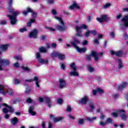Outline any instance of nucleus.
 Masks as SVG:
<instances>
[{
  "instance_id": "4d7b16f0",
  "label": "nucleus",
  "mask_w": 128,
  "mask_h": 128,
  "mask_svg": "<svg viewBox=\"0 0 128 128\" xmlns=\"http://www.w3.org/2000/svg\"><path fill=\"white\" fill-rule=\"evenodd\" d=\"M92 94H93V96H96V94H98V89H96V90H92Z\"/></svg>"
},
{
  "instance_id": "423d86ee",
  "label": "nucleus",
  "mask_w": 128,
  "mask_h": 128,
  "mask_svg": "<svg viewBox=\"0 0 128 128\" xmlns=\"http://www.w3.org/2000/svg\"><path fill=\"white\" fill-rule=\"evenodd\" d=\"M92 56L94 58L95 62H98V54L95 50H92L90 52V54L86 55V60H91Z\"/></svg>"
},
{
  "instance_id": "a18cd8bd",
  "label": "nucleus",
  "mask_w": 128,
  "mask_h": 128,
  "mask_svg": "<svg viewBox=\"0 0 128 128\" xmlns=\"http://www.w3.org/2000/svg\"><path fill=\"white\" fill-rule=\"evenodd\" d=\"M30 92V89L28 88H27L25 91V94H28Z\"/></svg>"
},
{
  "instance_id": "393cba45",
  "label": "nucleus",
  "mask_w": 128,
  "mask_h": 128,
  "mask_svg": "<svg viewBox=\"0 0 128 128\" xmlns=\"http://www.w3.org/2000/svg\"><path fill=\"white\" fill-rule=\"evenodd\" d=\"M56 28V30H58L60 32H64V30H66V26H62L60 25L57 26Z\"/></svg>"
},
{
  "instance_id": "f3484780",
  "label": "nucleus",
  "mask_w": 128,
  "mask_h": 128,
  "mask_svg": "<svg viewBox=\"0 0 128 128\" xmlns=\"http://www.w3.org/2000/svg\"><path fill=\"white\" fill-rule=\"evenodd\" d=\"M46 103L48 104V108H52V100L50 97H46L44 98Z\"/></svg>"
},
{
  "instance_id": "f03ea898",
  "label": "nucleus",
  "mask_w": 128,
  "mask_h": 128,
  "mask_svg": "<svg viewBox=\"0 0 128 128\" xmlns=\"http://www.w3.org/2000/svg\"><path fill=\"white\" fill-rule=\"evenodd\" d=\"M2 106H6V108H2V112L5 114L4 118H6V120H8V118H10V116L8 113L10 112V114H14V108H12V106H10L6 103H4Z\"/></svg>"
},
{
  "instance_id": "5fc2aeb1",
  "label": "nucleus",
  "mask_w": 128,
  "mask_h": 128,
  "mask_svg": "<svg viewBox=\"0 0 128 128\" xmlns=\"http://www.w3.org/2000/svg\"><path fill=\"white\" fill-rule=\"evenodd\" d=\"M46 28L48 30H50V32H56V29L53 28Z\"/></svg>"
},
{
  "instance_id": "c756f323",
  "label": "nucleus",
  "mask_w": 128,
  "mask_h": 128,
  "mask_svg": "<svg viewBox=\"0 0 128 128\" xmlns=\"http://www.w3.org/2000/svg\"><path fill=\"white\" fill-rule=\"evenodd\" d=\"M64 120V117H58L54 118V122H60Z\"/></svg>"
},
{
  "instance_id": "1a4fd4ad",
  "label": "nucleus",
  "mask_w": 128,
  "mask_h": 128,
  "mask_svg": "<svg viewBox=\"0 0 128 128\" xmlns=\"http://www.w3.org/2000/svg\"><path fill=\"white\" fill-rule=\"evenodd\" d=\"M110 54L111 56H116L118 58H122V56H124V51L122 50H119L116 52L114 50H112L110 52Z\"/></svg>"
},
{
  "instance_id": "0e129e2a",
  "label": "nucleus",
  "mask_w": 128,
  "mask_h": 128,
  "mask_svg": "<svg viewBox=\"0 0 128 128\" xmlns=\"http://www.w3.org/2000/svg\"><path fill=\"white\" fill-rule=\"evenodd\" d=\"M72 110V108L70 106H67L66 112H70Z\"/></svg>"
},
{
  "instance_id": "5701e85b",
  "label": "nucleus",
  "mask_w": 128,
  "mask_h": 128,
  "mask_svg": "<svg viewBox=\"0 0 128 128\" xmlns=\"http://www.w3.org/2000/svg\"><path fill=\"white\" fill-rule=\"evenodd\" d=\"M11 122L13 126H16L18 122V119L16 117H14L11 120Z\"/></svg>"
},
{
  "instance_id": "e433bc0d",
  "label": "nucleus",
  "mask_w": 128,
  "mask_h": 128,
  "mask_svg": "<svg viewBox=\"0 0 128 128\" xmlns=\"http://www.w3.org/2000/svg\"><path fill=\"white\" fill-rule=\"evenodd\" d=\"M86 120H88V122H92V120H96V117H93L92 118H90V117H87Z\"/></svg>"
},
{
  "instance_id": "473e14b6",
  "label": "nucleus",
  "mask_w": 128,
  "mask_h": 128,
  "mask_svg": "<svg viewBox=\"0 0 128 128\" xmlns=\"http://www.w3.org/2000/svg\"><path fill=\"white\" fill-rule=\"evenodd\" d=\"M80 30H88V26L84 24H82L80 26Z\"/></svg>"
},
{
  "instance_id": "de8ad7c7",
  "label": "nucleus",
  "mask_w": 128,
  "mask_h": 128,
  "mask_svg": "<svg viewBox=\"0 0 128 128\" xmlns=\"http://www.w3.org/2000/svg\"><path fill=\"white\" fill-rule=\"evenodd\" d=\"M26 28H24L20 29V32H26Z\"/></svg>"
},
{
  "instance_id": "39448f33",
  "label": "nucleus",
  "mask_w": 128,
  "mask_h": 128,
  "mask_svg": "<svg viewBox=\"0 0 128 128\" xmlns=\"http://www.w3.org/2000/svg\"><path fill=\"white\" fill-rule=\"evenodd\" d=\"M30 13L32 14V16L33 18H36L38 16V13L35 12L34 10H32V8L30 7H27L26 8V10H24L22 12V14H24V16H28V14Z\"/></svg>"
},
{
  "instance_id": "680f3d73",
  "label": "nucleus",
  "mask_w": 128,
  "mask_h": 128,
  "mask_svg": "<svg viewBox=\"0 0 128 128\" xmlns=\"http://www.w3.org/2000/svg\"><path fill=\"white\" fill-rule=\"evenodd\" d=\"M52 14L54 16H56V10H52Z\"/></svg>"
},
{
  "instance_id": "a19ab883",
  "label": "nucleus",
  "mask_w": 128,
  "mask_h": 128,
  "mask_svg": "<svg viewBox=\"0 0 128 128\" xmlns=\"http://www.w3.org/2000/svg\"><path fill=\"white\" fill-rule=\"evenodd\" d=\"M90 34H92L93 36H96L98 34V32L96 30H92L90 31Z\"/></svg>"
},
{
  "instance_id": "dca6fc26",
  "label": "nucleus",
  "mask_w": 128,
  "mask_h": 128,
  "mask_svg": "<svg viewBox=\"0 0 128 128\" xmlns=\"http://www.w3.org/2000/svg\"><path fill=\"white\" fill-rule=\"evenodd\" d=\"M121 20L124 22V26L126 28H128V14L124 16Z\"/></svg>"
},
{
  "instance_id": "864d4df0",
  "label": "nucleus",
  "mask_w": 128,
  "mask_h": 128,
  "mask_svg": "<svg viewBox=\"0 0 128 128\" xmlns=\"http://www.w3.org/2000/svg\"><path fill=\"white\" fill-rule=\"evenodd\" d=\"M26 102L28 104H31V102H32V100L30 98H28L26 100Z\"/></svg>"
},
{
  "instance_id": "69168bd1",
  "label": "nucleus",
  "mask_w": 128,
  "mask_h": 128,
  "mask_svg": "<svg viewBox=\"0 0 128 128\" xmlns=\"http://www.w3.org/2000/svg\"><path fill=\"white\" fill-rule=\"evenodd\" d=\"M63 12H64V14H66L67 16L70 15L69 12H68L67 10H63Z\"/></svg>"
},
{
  "instance_id": "774afa93",
  "label": "nucleus",
  "mask_w": 128,
  "mask_h": 128,
  "mask_svg": "<svg viewBox=\"0 0 128 128\" xmlns=\"http://www.w3.org/2000/svg\"><path fill=\"white\" fill-rule=\"evenodd\" d=\"M125 94L124 98L128 102V92H126Z\"/></svg>"
},
{
  "instance_id": "a211bd4d",
  "label": "nucleus",
  "mask_w": 128,
  "mask_h": 128,
  "mask_svg": "<svg viewBox=\"0 0 128 128\" xmlns=\"http://www.w3.org/2000/svg\"><path fill=\"white\" fill-rule=\"evenodd\" d=\"M76 32H77V33L76 34V36H78V37L82 36L80 34H82V30L80 29V26H76Z\"/></svg>"
},
{
  "instance_id": "6e6552de",
  "label": "nucleus",
  "mask_w": 128,
  "mask_h": 128,
  "mask_svg": "<svg viewBox=\"0 0 128 128\" xmlns=\"http://www.w3.org/2000/svg\"><path fill=\"white\" fill-rule=\"evenodd\" d=\"M70 67L72 70L73 72H70V75L72 76H78L80 74L76 72L77 66L76 65V63L72 62L70 64Z\"/></svg>"
},
{
  "instance_id": "72a5a7b5",
  "label": "nucleus",
  "mask_w": 128,
  "mask_h": 128,
  "mask_svg": "<svg viewBox=\"0 0 128 128\" xmlns=\"http://www.w3.org/2000/svg\"><path fill=\"white\" fill-rule=\"evenodd\" d=\"M39 50L40 52H46V49L44 47L42 46L39 48Z\"/></svg>"
},
{
  "instance_id": "f257e3e1",
  "label": "nucleus",
  "mask_w": 128,
  "mask_h": 128,
  "mask_svg": "<svg viewBox=\"0 0 128 128\" xmlns=\"http://www.w3.org/2000/svg\"><path fill=\"white\" fill-rule=\"evenodd\" d=\"M8 12L9 14H12V15L8 14L6 16L8 18H9L10 20V24L12 26H14L18 22V20H16V18L18 16V14H20V12H15L14 9L12 8V0H10L8 2Z\"/></svg>"
},
{
  "instance_id": "c03bdc74",
  "label": "nucleus",
  "mask_w": 128,
  "mask_h": 128,
  "mask_svg": "<svg viewBox=\"0 0 128 128\" xmlns=\"http://www.w3.org/2000/svg\"><path fill=\"white\" fill-rule=\"evenodd\" d=\"M90 31L88 30L85 33V36L86 38H88L90 36Z\"/></svg>"
},
{
  "instance_id": "6e6d98bb",
  "label": "nucleus",
  "mask_w": 128,
  "mask_h": 128,
  "mask_svg": "<svg viewBox=\"0 0 128 128\" xmlns=\"http://www.w3.org/2000/svg\"><path fill=\"white\" fill-rule=\"evenodd\" d=\"M36 58H38V60L39 58H40V52H37V53L36 54Z\"/></svg>"
},
{
  "instance_id": "bb28decb",
  "label": "nucleus",
  "mask_w": 128,
  "mask_h": 128,
  "mask_svg": "<svg viewBox=\"0 0 128 128\" xmlns=\"http://www.w3.org/2000/svg\"><path fill=\"white\" fill-rule=\"evenodd\" d=\"M34 82H36V86H37V88H40V84H40V82H38V77L34 76Z\"/></svg>"
},
{
  "instance_id": "bf43d9fd",
  "label": "nucleus",
  "mask_w": 128,
  "mask_h": 128,
  "mask_svg": "<svg viewBox=\"0 0 128 128\" xmlns=\"http://www.w3.org/2000/svg\"><path fill=\"white\" fill-rule=\"evenodd\" d=\"M106 124V122H100V125L102 126H104Z\"/></svg>"
},
{
  "instance_id": "c85d7f7f",
  "label": "nucleus",
  "mask_w": 128,
  "mask_h": 128,
  "mask_svg": "<svg viewBox=\"0 0 128 128\" xmlns=\"http://www.w3.org/2000/svg\"><path fill=\"white\" fill-rule=\"evenodd\" d=\"M55 18L56 20H58L59 22H60L61 24H62V26L64 25V22L62 19L60 17L55 16Z\"/></svg>"
},
{
  "instance_id": "f8f14e48",
  "label": "nucleus",
  "mask_w": 128,
  "mask_h": 128,
  "mask_svg": "<svg viewBox=\"0 0 128 128\" xmlns=\"http://www.w3.org/2000/svg\"><path fill=\"white\" fill-rule=\"evenodd\" d=\"M59 88H64L66 86V82L62 78H59Z\"/></svg>"
},
{
  "instance_id": "f704fd0d",
  "label": "nucleus",
  "mask_w": 128,
  "mask_h": 128,
  "mask_svg": "<svg viewBox=\"0 0 128 128\" xmlns=\"http://www.w3.org/2000/svg\"><path fill=\"white\" fill-rule=\"evenodd\" d=\"M14 58H15L16 60H22V58L20 56H16L14 57Z\"/></svg>"
},
{
  "instance_id": "ddd939ff",
  "label": "nucleus",
  "mask_w": 128,
  "mask_h": 128,
  "mask_svg": "<svg viewBox=\"0 0 128 128\" xmlns=\"http://www.w3.org/2000/svg\"><path fill=\"white\" fill-rule=\"evenodd\" d=\"M10 62L8 60H2L0 58V64L2 66H10Z\"/></svg>"
},
{
  "instance_id": "13d9d810",
  "label": "nucleus",
  "mask_w": 128,
  "mask_h": 128,
  "mask_svg": "<svg viewBox=\"0 0 128 128\" xmlns=\"http://www.w3.org/2000/svg\"><path fill=\"white\" fill-rule=\"evenodd\" d=\"M122 14H118L116 16V20H120V18H122Z\"/></svg>"
},
{
  "instance_id": "6ab92c4d",
  "label": "nucleus",
  "mask_w": 128,
  "mask_h": 128,
  "mask_svg": "<svg viewBox=\"0 0 128 128\" xmlns=\"http://www.w3.org/2000/svg\"><path fill=\"white\" fill-rule=\"evenodd\" d=\"M88 105L90 108L89 110L90 112H94V110H96V106H94V102L90 101L89 102Z\"/></svg>"
},
{
  "instance_id": "412c9836",
  "label": "nucleus",
  "mask_w": 128,
  "mask_h": 128,
  "mask_svg": "<svg viewBox=\"0 0 128 128\" xmlns=\"http://www.w3.org/2000/svg\"><path fill=\"white\" fill-rule=\"evenodd\" d=\"M34 106H30L29 108V114H30L32 116H36V112H34Z\"/></svg>"
},
{
  "instance_id": "2eb2a0df",
  "label": "nucleus",
  "mask_w": 128,
  "mask_h": 128,
  "mask_svg": "<svg viewBox=\"0 0 128 128\" xmlns=\"http://www.w3.org/2000/svg\"><path fill=\"white\" fill-rule=\"evenodd\" d=\"M128 86V82H122V84H119L118 86V89L120 90V92H122V90H124Z\"/></svg>"
},
{
  "instance_id": "9d476101",
  "label": "nucleus",
  "mask_w": 128,
  "mask_h": 128,
  "mask_svg": "<svg viewBox=\"0 0 128 128\" xmlns=\"http://www.w3.org/2000/svg\"><path fill=\"white\" fill-rule=\"evenodd\" d=\"M110 20V17H108L106 15H102L100 16V18H96V20L100 24H102V22H106V20Z\"/></svg>"
},
{
  "instance_id": "4c0bfd02",
  "label": "nucleus",
  "mask_w": 128,
  "mask_h": 128,
  "mask_svg": "<svg viewBox=\"0 0 128 128\" xmlns=\"http://www.w3.org/2000/svg\"><path fill=\"white\" fill-rule=\"evenodd\" d=\"M57 102L58 104H62L64 100L62 98H59L58 99Z\"/></svg>"
},
{
  "instance_id": "37998d69",
  "label": "nucleus",
  "mask_w": 128,
  "mask_h": 128,
  "mask_svg": "<svg viewBox=\"0 0 128 128\" xmlns=\"http://www.w3.org/2000/svg\"><path fill=\"white\" fill-rule=\"evenodd\" d=\"M60 68L62 70H66V64H64V63H62Z\"/></svg>"
},
{
  "instance_id": "7c9ffc66",
  "label": "nucleus",
  "mask_w": 128,
  "mask_h": 128,
  "mask_svg": "<svg viewBox=\"0 0 128 128\" xmlns=\"http://www.w3.org/2000/svg\"><path fill=\"white\" fill-rule=\"evenodd\" d=\"M84 124V120L82 118H79L78 120V124L82 126V124Z\"/></svg>"
},
{
  "instance_id": "7ed1b4c3",
  "label": "nucleus",
  "mask_w": 128,
  "mask_h": 128,
  "mask_svg": "<svg viewBox=\"0 0 128 128\" xmlns=\"http://www.w3.org/2000/svg\"><path fill=\"white\" fill-rule=\"evenodd\" d=\"M112 116L114 118H118L120 116L122 120H128V116L126 114V110L122 109L118 110L116 112H112Z\"/></svg>"
},
{
  "instance_id": "052dcab7",
  "label": "nucleus",
  "mask_w": 128,
  "mask_h": 128,
  "mask_svg": "<svg viewBox=\"0 0 128 128\" xmlns=\"http://www.w3.org/2000/svg\"><path fill=\"white\" fill-rule=\"evenodd\" d=\"M88 44V40H84L83 41V42H82V45L83 46H86Z\"/></svg>"
},
{
  "instance_id": "8fccbe9b",
  "label": "nucleus",
  "mask_w": 128,
  "mask_h": 128,
  "mask_svg": "<svg viewBox=\"0 0 128 128\" xmlns=\"http://www.w3.org/2000/svg\"><path fill=\"white\" fill-rule=\"evenodd\" d=\"M51 48H56V44L52 43Z\"/></svg>"
},
{
  "instance_id": "b1692460",
  "label": "nucleus",
  "mask_w": 128,
  "mask_h": 128,
  "mask_svg": "<svg viewBox=\"0 0 128 128\" xmlns=\"http://www.w3.org/2000/svg\"><path fill=\"white\" fill-rule=\"evenodd\" d=\"M70 10H74V8L80 9V6L76 4V3H74L72 6L69 7Z\"/></svg>"
},
{
  "instance_id": "49530a36",
  "label": "nucleus",
  "mask_w": 128,
  "mask_h": 128,
  "mask_svg": "<svg viewBox=\"0 0 128 128\" xmlns=\"http://www.w3.org/2000/svg\"><path fill=\"white\" fill-rule=\"evenodd\" d=\"M14 66L16 68H20V64H18V62H16L15 64H14Z\"/></svg>"
},
{
  "instance_id": "ea45409f",
  "label": "nucleus",
  "mask_w": 128,
  "mask_h": 128,
  "mask_svg": "<svg viewBox=\"0 0 128 128\" xmlns=\"http://www.w3.org/2000/svg\"><path fill=\"white\" fill-rule=\"evenodd\" d=\"M112 122H112V119L111 118H108L106 121V124H112Z\"/></svg>"
},
{
  "instance_id": "09e8293b",
  "label": "nucleus",
  "mask_w": 128,
  "mask_h": 128,
  "mask_svg": "<svg viewBox=\"0 0 128 128\" xmlns=\"http://www.w3.org/2000/svg\"><path fill=\"white\" fill-rule=\"evenodd\" d=\"M112 6V4L110 3H107L105 4V5L104 6V8H108Z\"/></svg>"
},
{
  "instance_id": "c9c22d12",
  "label": "nucleus",
  "mask_w": 128,
  "mask_h": 128,
  "mask_svg": "<svg viewBox=\"0 0 128 128\" xmlns=\"http://www.w3.org/2000/svg\"><path fill=\"white\" fill-rule=\"evenodd\" d=\"M96 90L100 94H104V90L100 88H97Z\"/></svg>"
},
{
  "instance_id": "9b49d317",
  "label": "nucleus",
  "mask_w": 128,
  "mask_h": 128,
  "mask_svg": "<svg viewBox=\"0 0 128 128\" xmlns=\"http://www.w3.org/2000/svg\"><path fill=\"white\" fill-rule=\"evenodd\" d=\"M38 29H34L30 33L29 38H38Z\"/></svg>"
},
{
  "instance_id": "20e7f679",
  "label": "nucleus",
  "mask_w": 128,
  "mask_h": 128,
  "mask_svg": "<svg viewBox=\"0 0 128 128\" xmlns=\"http://www.w3.org/2000/svg\"><path fill=\"white\" fill-rule=\"evenodd\" d=\"M70 44L74 48H76L78 52L82 53L86 52V48H80V47L78 46H76V44H80V40L78 39H75L74 40V42H71Z\"/></svg>"
},
{
  "instance_id": "cd10ccee",
  "label": "nucleus",
  "mask_w": 128,
  "mask_h": 128,
  "mask_svg": "<svg viewBox=\"0 0 128 128\" xmlns=\"http://www.w3.org/2000/svg\"><path fill=\"white\" fill-rule=\"evenodd\" d=\"M118 63L119 64L118 66V68L120 69L124 68V65H122V60L118 59Z\"/></svg>"
},
{
  "instance_id": "58836bf2",
  "label": "nucleus",
  "mask_w": 128,
  "mask_h": 128,
  "mask_svg": "<svg viewBox=\"0 0 128 128\" xmlns=\"http://www.w3.org/2000/svg\"><path fill=\"white\" fill-rule=\"evenodd\" d=\"M22 70H25L26 72H28L30 70V68L28 67L24 66L22 67Z\"/></svg>"
},
{
  "instance_id": "2f4dec72",
  "label": "nucleus",
  "mask_w": 128,
  "mask_h": 128,
  "mask_svg": "<svg viewBox=\"0 0 128 128\" xmlns=\"http://www.w3.org/2000/svg\"><path fill=\"white\" fill-rule=\"evenodd\" d=\"M87 68L88 70V72H92L94 70V69L90 65H88Z\"/></svg>"
},
{
  "instance_id": "79ce46f5",
  "label": "nucleus",
  "mask_w": 128,
  "mask_h": 128,
  "mask_svg": "<svg viewBox=\"0 0 128 128\" xmlns=\"http://www.w3.org/2000/svg\"><path fill=\"white\" fill-rule=\"evenodd\" d=\"M20 81L18 80L17 78H15L14 80V84H20Z\"/></svg>"
},
{
  "instance_id": "603ef678",
  "label": "nucleus",
  "mask_w": 128,
  "mask_h": 128,
  "mask_svg": "<svg viewBox=\"0 0 128 128\" xmlns=\"http://www.w3.org/2000/svg\"><path fill=\"white\" fill-rule=\"evenodd\" d=\"M98 40L99 39L97 38L94 40V44H100V42H98Z\"/></svg>"
},
{
  "instance_id": "aec40b11",
  "label": "nucleus",
  "mask_w": 128,
  "mask_h": 128,
  "mask_svg": "<svg viewBox=\"0 0 128 128\" xmlns=\"http://www.w3.org/2000/svg\"><path fill=\"white\" fill-rule=\"evenodd\" d=\"M9 46L10 44H1L0 45V49H1L2 50L6 52V50H8Z\"/></svg>"
},
{
  "instance_id": "4468645a",
  "label": "nucleus",
  "mask_w": 128,
  "mask_h": 128,
  "mask_svg": "<svg viewBox=\"0 0 128 128\" xmlns=\"http://www.w3.org/2000/svg\"><path fill=\"white\" fill-rule=\"evenodd\" d=\"M88 102V96H84L80 100H79V103L82 104H86Z\"/></svg>"
},
{
  "instance_id": "4be33fe9",
  "label": "nucleus",
  "mask_w": 128,
  "mask_h": 128,
  "mask_svg": "<svg viewBox=\"0 0 128 128\" xmlns=\"http://www.w3.org/2000/svg\"><path fill=\"white\" fill-rule=\"evenodd\" d=\"M4 88H6V85H2L0 84V94H6V92L4 91Z\"/></svg>"
},
{
  "instance_id": "a878e982",
  "label": "nucleus",
  "mask_w": 128,
  "mask_h": 128,
  "mask_svg": "<svg viewBox=\"0 0 128 128\" xmlns=\"http://www.w3.org/2000/svg\"><path fill=\"white\" fill-rule=\"evenodd\" d=\"M38 62L40 64H48V59L44 60L42 58H39L38 59Z\"/></svg>"
},
{
  "instance_id": "e2e57ef3",
  "label": "nucleus",
  "mask_w": 128,
  "mask_h": 128,
  "mask_svg": "<svg viewBox=\"0 0 128 128\" xmlns=\"http://www.w3.org/2000/svg\"><path fill=\"white\" fill-rule=\"evenodd\" d=\"M0 24H1L2 26L6 24V21H1L0 22Z\"/></svg>"
},
{
  "instance_id": "338daca9",
  "label": "nucleus",
  "mask_w": 128,
  "mask_h": 128,
  "mask_svg": "<svg viewBox=\"0 0 128 128\" xmlns=\"http://www.w3.org/2000/svg\"><path fill=\"white\" fill-rule=\"evenodd\" d=\"M38 100H39L40 102H44V98H42V97H39Z\"/></svg>"
},
{
  "instance_id": "0eeeda50",
  "label": "nucleus",
  "mask_w": 128,
  "mask_h": 128,
  "mask_svg": "<svg viewBox=\"0 0 128 128\" xmlns=\"http://www.w3.org/2000/svg\"><path fill=\"white\" fill-rule=\"evenodd\" d=\"M51 56L52 58H58L60 60H66V55H64V54H62L56 51L53 52L51 54Z\"/></svg>"
},
{
  "instance_id": "3c124183",
  "label": "nucleus",
  "mask_w": 128,
  "mask_h": 128,
  "mask_svg": "<svg viewBox=\"0 0 128 128\" xmlns=\"http://www.w3.org/2000/svg\"><path fill=\"white\" fill-rule=\"evenodd\" d=\"M40 38L42 40H46V35L42 36Z\"/></svg>"
}]
</instances>
